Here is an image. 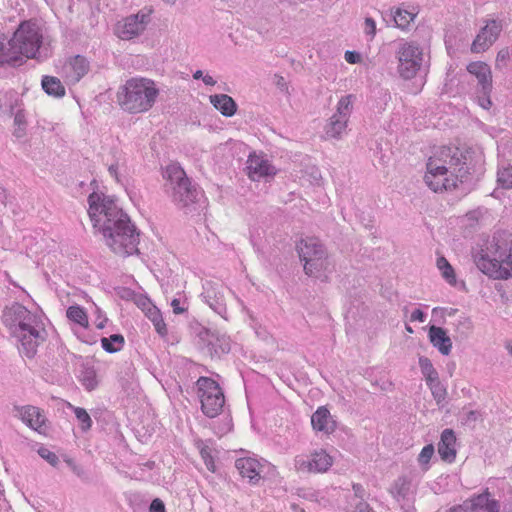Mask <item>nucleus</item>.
<instances>
[{
	"label": "nucleus",
	"instance_id": "obj_1",
	"mask_svg": "<svg viewBox=\"0 0 512 512\" xmlns=\"http://www.w3.org/2000/svg\"><path fill=\"white\" fill-rule=\"evenodd\" d=\"M474 262L489 278H512V239L505 233L494 235L474 254Z\"/></svg>",
	"mask_w": 512,
	"mask_h": 512
},
{
	"label": "nucleus",
	"instance_id": "obj_2",
	"mask_svg": "<svg viewBox=\"0 0 512 512\" xmlns=\"http://www.w3.org/2000/svg\"><path fill=\"white\" fill-rule=\"evenodd\" d=\"M3 322L20 342L22 352L27 357L34 356L42 340L40 332L35 327L37 316L23 305L14 303L5 309Z\"/></svg>",
	"mask_w": 512,
	"mask_h": 512
},
{
	"label": "nucleus",
	"instance_id": "obj_3",
	"mask_svg": "<svg viewBox=\"0 0 512 512\" xmlns=\"http://www.w3.org/2000/svg\"><path fill=\"white\" fill-rule=\"evenodd\" d=\"M159 90L153 80L135 77L127 80L117 93L120 108L129 114L148 112L155 104Z\"/></svg>",
	"mask_w": 512,
	"mask_h": 512
},
{
	"label": "nucleus",
	"instance_id": "obj_4",
	"mask_svg": "<svg viewBox=\"0 0 512 512\" xmlns=\"http://www.w3.org/2000/svg\"><path fill=\"white\" fill-rule=\"evenodd\" d=\"M88 214L93 227L101 233L115 226L127 215L118 207L115 199L102 192H93L88 197Z\"/></svg>",
	"mask_w": 512,
	"mask_h": 512
},
{
	"label": "nucleus",
	"instance_id": "obj_5",
	"mask_svg": "<svg viewBox=\"0 0 512 512\" xmlns=\"http://www.w3.org/2000/svg\"><path fill=\"white\" fill-rule=\"evenodd\" d=\"M105 243L120 256H128L138 251L139 234L128 216L118 220L115 226L102 232Z\"/></svg>",
	"mask_w": 512,
	"mask_h": 512
},
{
	"label": "nucleus",
	"instance_id": "obj_6",
	"mask_svg": "<svg viewBox=\"0 0 512 512\" xmlns=\"http://www.w3.org/2000/svg\"><path fill=\"white\" fill-rule=\"evenodd\" d=\"M300 259L304 262L305 273L309 276L320 278L326 276L329 268V260L326 250L315 237L301 239L296 245Z\"/></svg>",
	"mask_w": 512,
	"mask_h": 512
},
{
	"label": "nucleus",
	"instance_id": "obj_7",
	"mask_svg": "<svg viewBox=\"0 0 512 512\" xmlns=\"http://www.w3.org/2000/svg\"><path fill=\"white\" fill-rule=\"evenodd\" d=\"M163 178L167 181L171 198L174 203L188 206L197 199V190L187 177L184 169L178 163L166 166Z\"/></svg>",
	"mask_w": 512,
	"mask_h": 512
},
{
	"label": "nucleus",
	"instance_id": "obj_8",
	"mask_svg": "<svg viewBox=\"0 0 512 512\" xmlns=\"http://www.w3.org/2000/svg\"><path fill=\"white\" fill-rule=\"evenodd\" d=\"M470 152L459 147L442 146L427 160L428 165L443 166L455 173L470 175Z\"/></svg>",
	"mask_w": 512,
	"mask_h": 512
},
{
	"label": "nucleus",
	"instance_id": "obj_9",
	"mask_svg": "<svg viewBox=\"0 0 512 512\" xmlns=\"http://www.w3.org/2000/svg\"><path fill=\"white\" fill-rule=\"evenodd\" d=\"M469 176L455 173L443 166L426 164L424 182L435 193L452 192L459 188Z\"/></svg>",
	"mask_w": 512,
	"mask_h": 512
},
{
	"label": "nucleus",
	"instance_id": "obj_10",
	"mask_svg": "<svg viewBox=\"0 0 512 512\" xmlns=\"http://www.w3.org/2000/svg\"><path fill=\"white\" fill-rule=\"evenodd\" d=\"M197 388L202 412L209 418L218 416L225 404L220 385L209 377H200L197 380Z\"/></svg>",
	"mask_w": 512,
	"mask_h": 512
},
{
	"label": "nucleus",
	"instance_id": "obj_11",
	"mask_svg": "<svg viewBox=\"0 0 512 512\" xmlns=\"http://www.w3.org/2000/svg\"><path fill=\"white\" fill-rule=\"evenodd\" d=\"M42 36L38 27L29 21L22 22L11 38V45L16 48L20 63L24 58H33L41 46Z\"/></svg>",
	"mask_w": 512,
	"mask_h": 512
},
{
	"label": "nucleus",
	"instance_id": "obj_12",
	"mask_svg": "<svg viewBox=\"0 0 512 512\" xmlns=\"http://www.w3.org/2000/svg\"><path fill=\"white\" fill-rule=\"evenodd\" d=\"M397 71L401 78H414L421 68L423 53L421 48L410 42L402 43L397 51Z\"/></svg>",
	"mask_w": 512,
	"mask_h": 512
},
{
	"label": "nucleus",
	"instance_id": "obj_13",
	"mask_svg": "<svg viewBox=\"0 0 512 512\" xmlns=\"http://www.w3.org/2000/svg\"><path fill=\"white\" fill-rule=\"evenodd\" d=\"M484 23L471 44L472 53L486 52L498 40L503 31L502 20L488 19Z\"/></svg>",
	"mask_w": 512,
	"mask_h": 512
},
{
	"label": "nucleus",
	"instance_id": "obj_14",
	"mask_svg": "<svg viewBox=\"0 0 512 512\" xmlns=\"http://www.w3.org/2000/svg\"><path fill=\"white\" fill-rule=\"evenodd\" d=\"M151 11H140L123 19L116 26V34L123 40H130L141 34L150 19Z\"/></svg>",
	"mask_w": 512,
	"mask_h": 512
},
{
	"label": "nucleus",
	"instance_id": "obj_15",
	"mask_svg": "<svg viewBox=\"0 0 512 512\" xmlns=\"http://www.w3.org/2000/svg\"><path fill=\"white\" fill-rule=\"evenodd\" d=\"M247 175L252 181H259L262 178L274 177L277 169L262 154H250L247 159Z\"/></svg>",
	"mask_w": 512,
	"mask_h": 512
},
{
	"label": "nucleus",
	"instance_id": "obj_16",
	"mask_svg": "<svg viewBox=\"0 0 512 512\" xmlns=\"http://www.w3.org/2000/svg\"><path fill=\"white\" fill-rule=\"evenodd\" d=\"M15 410L22 422L28 427L40 434H46L47 419L40 408L32 405H26L16 406Z\"/></svg>",
	"mask_w": 512,
	"mask_h": 512
},
{
	"label": "nucleus",
	"instance_id": "obj_17",
	"mask_svg": "<svg viewBox=\"0 0 512 512\" xmlns=\"http://www.w3.org/2000/svg\"><path fill=\"white\" fill-rule=\"evenodd\" d=\"M333 464L332 457L323 449L314 451L308 460H298L297 468L300 471L311 473H324Z\"/></svg>",
	"mask_w": 512,
	"mask_h": 512
},
{
	"label": "nucleus",
	"instance_id": "obj_18",
	"mask_svg": "<svg viewBox=\"0 0 512 512\" xmlns=\"http://www.w3.org/2000/svg\"><path fill=\"white\" fill-rule=\"evenodd\" d=\"M467 72L476 78L481 90L488 92L493 89V76L490 66L484 61H472L467 67Z\"/></svg>",
	"mask_w": 512,
	"mask_h": 512
},
{
	"label": "nucleus",
	"instance_id": "obj_19",
	"mask_svg": "<svg viewBox=\"0 0 512 512\" xmlns=\"http://www.w3.org/2000/svg\"><path fill=\"white\" fill-rule=\"evenodd\" d=\"M456 446L457 438L455 432L449 428L444 429L438 443V453L440 458L448 463L454 462L457 455Z\"/></svg>",
	"mask_w": 512,
	"mask_h": 512
},
{
	"label": "nucleus",
	"instance_id": "obj_20",
	"mask_svg": "<svg viewBox=\"0 0 512 512\" xmlns=\"http://www.w3.org/2000/svg\"><path fill=\"white\" fill-rule=\"evenodd\" d=\"M311 424L315 431L323 432L325 434L332 433L336 428V423L333 420L329 410L321 406L311 416Z\"/></svg>",
	"mask_w": 512,
	"mask_h": 512
},
{
	"label": "nucleus",
	"instance_id": "obj_21",
	"mask_svg": "<svg viewBox=\"0 0 512 512\" xmlns=\"http://www.w3.org/2000/svg\"><path fill=\"white\" fill-rule=\"evenodd\" d=\"M467 512H499V504L486 491L468 502H465Z\"/></svg>",
	"mask_w": 512,
	"mask_h": 512
},
{
	"label": "nucleus",
	"instance_id": "obj_22",
	"mask_svg": "<svg viewBox=\"0 0 512 512\" xmlns=\"http://www.w3.org/2000/svg\"><path fill=\"white\" fill-rule=\"evenodd\" d=\"M89 70L87 60L82 56H75L63 67L65 77L73 83L78 82Z\"/></svg>",
	"mask_w": 512,
	"mask_h": 512
},
{
	"label": "nucleus",
	"instance_id": "obj_23",
	"mask_svg": "<svg viewBox=\"0 0 512 512\" xmlns=\"http://www.w3.org/2000/svg\"><path fill=\"white\" fill-rule=\"evenodd\" d=\"M429 340L434 347L443 355H449L452 349V342L446 331L435 325L429 328Z\"/></svg>",
	"mask_w": 512,
	"mask_h": 512
},
{
	"label": "nucleus",
	"instance_id": "obj_24",
	"mask_svg": "<svg viewBox=\"0 0 512 512\" xmlns=\"http://www.w3.org/2000/svg\"><path fill=\"white\" fill-rule=\"evenodd\" d=\"M235 466L242 477L250 480L259 478L261 465L256 459L250 457L239 458L236 460Z\"/></svg>",
	"mask_w": 512,
	"mask_h": 512
},
{
	"label": "nucleus",
	"instance_id": "obj_25",
	"mask_svg": "<svg viewBox=\"0 0 512 512\" xmlns=\"http://www.w3.org/2000/svg\"><path fill=\"white\" fill-rule=\"evenodd\" d=\"M211 104L226 117L236 113L237 105L232 97L227 94H215L210 96Z\"/></svg>",
	"mask_w": 512,
	"mask_h": 512
},
{
	"label": "nucleus",
	"instance_id": "obj_26",
	"mask_svg": "<svg viewBox=\"0 0 512 512\" xmlns=\"http://www.w3.org/2000/svg\"><path fill=\"white\" fill-rule=\"evenodd\" d=\"M20 65L19 56L16 53V48L11 45V39L4 42L0 39V65Z\"/></svg>",
	"mask_w": 512,
	"mask_h": 512
},
{
	"label": "nucleus",
	"instance_id": "obj_27",
	"mask_svg": "<svg viewBox=\"0 0 512 512\" xmlns=\"http://www.w3.org/2000/svg\"><path fill=\"white\" fill-rule=\"evenodd\" d=\"M41 85L43 90L50 96L61 98L65 95V87L57 77L44 76Z\"/></svg>",
	"mask_w": 512,
	"mask_h": 512
},
{
	"label": "nucleus",
	"instance_id": "obj_28",
	"mask_svg": "<svg viewBox=\"0 0 512 512\" xmlns=\"http://www.w3.org/2000/svg\"><path fill=\"white\" fill-rule=\"evenodd\" d=\"M66 317L82 328L87 329L89 327L88 314L85 309L79 305L69 306L66 310Z\"/></svg>",
	"mask_w": 512,
	"mask_h": 512
},
{
	"label": "nucleus",
	"instance_id": "obj_29",
	"mask_svg": "<svg viewBox=\"0 0 512 512\" xmlns=\"http://www.w3.org/2000/svg\"><path fill=\"white\" fill-rule=\"evenodd\" d=\"M437 268L447 283L452 286L456 285L457 279L454 268L445 257L441 256L437 259Z\"/></svg>",
	"mask_w": 512,
	"mask_h": 512
},
{
	"label": "nucleus",
	"instance_id": "obj_30",
	"mask_svg": "<svg viewBox=\"0 0 512 512\" xmlns=\"http://www.w3.org/2000/svg\"><path fill=\"white\" fill-rule=\"evenodd\" d=\"M348 121L333 115L326 127V134L329 137L337 138L346 129Z\"/></svg>",
	"mask_w": 512,
	"mask_h": 512
},
{
	"label": "nucleus",
	"instance_id": "obj_31",
	"mask_svg": "<svg viewBox=\"0 0 512 512\" xmlns=\"http://www.w3.org/2000/svg\"><path fill=\"white\" fill-rule=\"evenodd\" d=\"M147 316L152 321L157 333L162 337L167 336V334H168L167 326H166V323H165L160 311L156 307H153L148 310Z\"/></svg>",
	"mask_w": 512,
	"mask_h": 512
},
{
	"label": "nucleus",
	"instance_id": "obj_32",
	"mask_svg": "<svg viewBox=\"0 0 512 512\" xmlns=\"http://www.w3.org/2000/svg\"><path fill=\"white\" fill-rule=\"evenodd\" d=\"M101 346L109 353L118 352L124 346V337L120 334H113L108 338L104 337L101 339Z\"/></svg>",
	"mask_w": 512,
	"mask_h": 512
},
{
	"label": "nucleus",
	"instance_id": "obj_33",
	"mask_svg": "<svg viewBox=\"0 0 512 512\" xmlns=\"http://www.w3.org/2000/svg\"><path fill=\"white\" fill-rule=\"evenodd\" d=\"M353 108V96L346 95L340 98L337 104V110L334 114L337 117L349 120Z\"/></svg>",
	"mask_w": 512,
	"mask_h": 512
},
{
	"label": "nucleus",
	"instance_id": "obj_34",
	"mask_svg": "<svg viewBox=\"0 0 512 512\" xmlns=\"http://www.w3.org/2000/svg\"><path fill=\"white\" fill-rule=\"evenodd\" d=\"M68 407L74 411L75 416L80 423L81 430L82 431L90 430L92 427V420H91V417L89 416L88 412L84 408L75 407L70 403H68Z\"/></svg>",
	"mask_w": 512,
	"mask_h": 512
},
{
	"label": "nucleus",
	"instance_id": "obj_35",
	"mask_svg": "<svg viewBox=\"0 0 512 512\" xmlns=\"http://www.w3.org/2000/svg\"><path fill=\"white\" fill-rule=\"evenodd\" d=\"M415 14L404 9H397L394 13V21L396 26L405 29L415 18Z\"/></svg>",
	"mask_w": 512,
	"mask_h": 512
},
{
	"label": "nucleus",
	"instance_id": "obj_36",
	"mask_svg": "<svg viewBox=\"0 0 512 512\" xmlns=\"http://www.w3.org/2000/svg\"><path fill=\"white\" fill-rule=\"evenodd\" d=\"M497 183L503 189L512 188V165L502 167L498 170Z\"/></svg>",
	"mask_w": 512,
	"mask_h": 512
},
{
	"label": "nucleus",
	"instance_id": "obj_37",
	"mask_svg": "<svg viewBox=\"0 0 512 512\" xmlns=\"http://www.w3.org/2000/svg\"><path fill=\"white\" fill-rule=\"evenodd\" d=\"M435 453L434 446L428 444L424 446L418 455V463L420 464L423 471L429 470V462Z\"/></svg>",
	"mask_w": 512,
	"mask_h": 512
},
{
	"label": "nucleus",
	"instance_id": "obj_38",
	"mask_svg": "<svg viewBox=\"0 0 512 512\" xmlns=\"http://www.w3.org/2000/svg\"><path fill=\"white\" fill-rule=\"evenodd\" d=\"M512 57V53L510 52L508 47L501 48L496 55L495 58V68L496 69H504L508 66Z\"/></svg>",
	"mask_w": 512,
	"mask_h": 512
},
{
	"label": "nucleus",
	"instance_id": "obj_39",
	"mask_svg": "<svg viewBox=\"0 0 512 512\" xmlns=\"http://www.w3.org/2000/svg\"><path fill=\"white\" fill-rule=\"evenodd\" d=\"M491 93L492 90L486 92L485 90H481L479 87L477 92V102L483 109H489L492 106V101L490 98Z\"/></svg>",
	"mask_w": 512,
	"mask_h": 512
},
{
	"label": "nucleus",
	"instance_id": "obj_40",
	"mask_svg": "<svg viewBox=\"0 0 512 512\" xmlns=\"http://www.w3.org/2000/svg\"><path fill=\"white\" fill-rule=\"evenodd\" d=\"M201 458L203 459L207 469L211 472H215L216 466L211 454V450L208 447H204L200 451Z\"/></svg>",
	"mask_w": 512,
	"mask_h": 512
},
{
	"label": "nucleus",
	"instance_id": "obj_41",
	"mask_svg": "<svg viewBox=\"0 0 512 512\" xmlns=\"http://www.w3.org/2000/svg\"><path fill=\"white\" fill-rule=\"evenodd\" d=\"M39 455L53 466H55L58 463L57 455L46 448H41L39 450Z\"/></svg>",
	"mask_w": 512,
	"mask_h": 512
},
{
	"label": "nucleus",
	"instance_id": "obj_42",
	"mask_svg": "<svg viewBox=\"0 0 512 512\" xmlns=\"http://www.w3.org/2000/svg\"><path fill=\"white\" fill-rule=\"evenodd\" d=\"M419 365L421 367V370L423 374L432 373L435 370L431 361L428 358L422 357L419 359Z\"/></svg>",
	"mask_w": 512,
	"mask_h": 512
},
{
	"label": "nucleus",
	"instance_id": "obj_43",
	"mask_svg": "<svg viewBox=\"0 0 512 512\" xmlns=\"http://www.w3.org/2000/svg\"><path fill=\"white\" fill-rule=\"evenodd\" d=\"M365 33L370 35L371 37H374L376 34V23L372 18H366L365 19V27H364Z\"/></svg>",
	"mask_w": 512,
	"mask_h": 512
},
{
	"label": "nucleus",
	"instance_id": "obj_44",
	"mask_svg": "<svg viewBox=\"0 0 512 512\" xmlns=\"http://www.w3.org/2000/svg\"><path fill=\"white\" fill-rule=\"evenodd\" d=\"M361 57L357 52L347 51L345 53V60L350 64H355L360 61Z\"/></svg>",
	"mask_w": 512,
	"mask_h": 512
},
{
	"label": "nucleus",
	"instance_id": "obj_45",
	"mask_svg": "<svg viewBox=\"0 0 512 512\" xmlns=\"http://www.w3.org/2000/svg\"><path fill=\"white\" fill-rule=\"evenodd\" d=\"M150 512H165L163 502L159 499L153 500L150 505Z\"/></svg>",
	"mask_w": 512,
	"mask_h": 512
},
{
	"label": "nucleus",
	"instance_id": "obj_46",
	"mask_svg": "<svg viewBox=\"0 0 512 512\" xmlns=\"http://www.w3.org/2000/svg\"><path fill=\"white\" fill-rule=\"evenodd\" d=\"M410 320L412 322H415V321L423 322L425 320V314L422 312V310L415 309L410 315Z\"/></svg>",
	"mask_w": 512,
	"mask_h": 512
},
{
	"label": "nucleus",
	"instance_id": "obj_47",
	"mask_svg": "<svg viewBox=\"0 0 512 512\" xmlns=\"http://www.w3.org/2000/svg\"><path fill=\"white\" fill-rule=\"evenodd\" d=\"M171 306L173 308V312L175 314H182L186 311L185 308L181 307L180 305V300L179 299H173L172 302H171Z\"/></svg>",
	"mask_w": 512,
	"mask_h": 512
},
{
	"label": "nucleus",
	"instance_id": "obj_48",
	"mask_svg": "<svg viewBox=\"0 0 512 512\" xmlns=\"http://www.w3.org/2000/svg\"><path fill=\"white\" fill-rule=\"evenodd\" d=\"M424 376L426 378L427 383L430 386H432L433 383H438V373L436 372V370L433 371V374L427 373Z\"/></svg>",
	"mask_w": 512,
	"mask_h": 512
},
{
	"label": "nucleus",
	"instance_id": "obj_49",
	"mask_svg": "<svg viewBox=\"0 0 512 512\" xmlns=\"http://www.w3.org/2000/svg\"><path fill=\"white\" fill-rule=\"evenodd\" d=\"M109 173L111 176H113L114 178L118 179V172H117V166L116 165H111L109 167Z\"/></svg>",
	"mask_w": 512,
	"mask_h": 512
},
{
	"label": "nucleus",
	"instance_id": "obj_50",
	"mask_svg": "<svg viewBox=\"0 0 512 512\" xmlns=\"http://www.w3.org/2000/svg\"><path fill=\"white\" fill-rule=\"evenodd\" d=\"M203 81L206 85H214L216 83L215 80L210 75H206L205 77H203Z\"/></svg>",
	"mask_w": 512,
	"mask_h": 512
},
{
	"label": "nucleus",
	"instance_id": "obj_51",
	"mask_svg": "<svg viewBox=\"0 0 512 512\" xmlns=\"http://www.w3.org/2000/svg\"><path fill=\"white\" fill-rule=\"evenodd\" d=\"M193 77H194L195 79H199V78H201V77H202V71H200V70L196 71V72L194 73Z\"/></svg>",
	"mask_w": 512,
	"mask_h": 512
},
{
	"label": "nucleus",
	"instance_id": "obj_52",
	"mask_svg": "<svg viewBox=\"0 0 512 512\" xmlns=\"http://www.w3.org/2000/svg\"><path fill=\"white\" fill-rule=\"evenodd\" d=\"M507 349L512 354V341L507 344Z\"/></svg>",
	"mask_w": 512,
	"mask_h": 512
},
{
	"label": "nucleus",
	"instance_id": "obj_53",
	"mask_svg": "<svg viewBox=\"0 0 512 512\" xmlns=\"http://www.w3.org/2000/svg\"><path fill=\"white\" fill-rule=\"evenodd\" d=\"M406 331L409 332V333H412L413 330L410 326L406 325Z\"/></svg>",
	"mask_w": 512,
	"mask_h": 512
}]
</instances>
